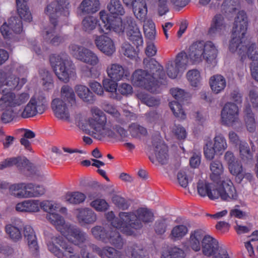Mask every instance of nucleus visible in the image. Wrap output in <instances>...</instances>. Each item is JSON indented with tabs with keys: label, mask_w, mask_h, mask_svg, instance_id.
Segmentation results:
<instances>
[{
	"label": "nucleus",
	"mask_w": 258,
	"mask_h": 258,
	"mask_svg": "<svg viewBox=\"0 0 258 258\" xmlns=\"http://www.w3.org/2000/svg\"><path fill=\"white\" fill-rule=\"evenodd\" d=\"M121 219L128 221L129 228L133 231L141 228L143 226L142 222L148 223L153 220V213L148 209L141 208L138 210L135 213H120Z\"/></svg>",
	"instance_id": "obj_9"
},
{
	"label": "nucleus",
	"mask_w": 258,
	"mask_h": 258,
	"mask_svg": "<svg viewBox=\"0 0 258 258\" xmlns=\"http://www.w3.org/2000/svg\"><path fill=\"white\" fill-rule=\"evenodd\" d=\"M186 78L189 85L194 88L199 87L203 80L201 73L198 69L188 71L186 74Z\"/></svg>",
	"instance_id": "obj_38"
},
{
	"label": "nucleus",
	"mask_w": 258,
	"mask_h": 258,
	"mask_svg": "<svg viewBox=\"0 0 258 258\" xmlns=\"http://www.w3.org/2000/svg\"><path fill=\"white\" fill-rule=\"evenodd\" d=\"M25 183L12 184L9 187L10 194L19 199H25Z\"/></svg>",
	"instance_id": "obj_50"
},
{
	"label": "nucleus",
	"mask_w": 258,
	"mask_h": 258,
	"mask_svg": "<svg viewBox=\"0 0 258 258\" xmlns=\"http://www.w3.org/2000/svg\"><path fill=\"white\" fill-rule=\"evenodd\" d=\"M148 67L151 69L153 75L146 71L138 70L132 75V83L134 86L143 88L151 92H159L161 83L157 80V78H163V68L153 60H151Z\"/></svg>",
	"instance_id": "obj_5"
},
{
	"label": "nucleus",
	"mask_w": 258,
	"mask_h": 258,
	"mask_svg": "<svg viewBox=\"0 0 258 258\" xmlns=\"http://www.w3.org/2000/svg\"><path fill=\"white\" fill-rule=\"evenodd\" d=\"M197 189L200 196L208 197L212 200L220 198L223 201H229L235 200L237 198L235 188L230 181L223 186H220L209 182L205 178L201 177L197 181Z\"/></svg>",
	"instance_id": "obj_4"
},
{
	"label": "nucleus",
	"mask_w": 258,
	"mask_h": 258,
	"mask_svg": "<svg viewBox=\"0 0 258 258\" xmlns=\"http://www.w3.org/2000/svg\"><path fill=\"white\" fill-rule=\"evenodd\" d=\"M134 14L136 17L141 20L145 18L147 14V7L145 0H138L132 6Z\"/></svg>",
	"instance_id": "obj_39"
},
{
	"label": "nucleus",
	"mask_w": 258,
	"mask_h": 258,
	"mask_svg": "<svg viewBox=\"0 0 258 258\" xmlns=\"http://www.w3.org/2000/svg\"><path fill=\"white\" fill-rule=\"evenodd\" d=\"M187 232L186 226L183 225L176 226L171 231V236L174 240H179L183 237Z\"/></svg>",
	"instance_id": "obj_57"
},
{
	"label": "nucleus",
	"mask_w": 258,
	"mask_h": 258,
	"mask_svg": "<svg viewBox=\"0 0 258 258\" xmlns=\"http://www.w3.org/2000/svg\"><path fill=\"white\" fill-rule=\"evenodd\" d=\"M91 232L95 239L104 243H110L117 248L121 247L123 245L122 239L118 232L111 228H105L97 225L91 228Z\"/></svg>",
	"instance_id": "obj_11"
},
{
	"label": "nucleus",
	"mask_w": 258,
	"mask_h": 258,
	"mask_svg": "<svg viewBox=\"0 0 258 258\" xmlns=\"http://www.w3.org/2000/svg\"><path fill=\"white\" fill-rule=\"evenodd\" d=\"M70 53L77 59L95 66L99 62V58L96 53L83 46L71 43L69 46Z\"/></svg>",
	"instance_id": "obj_14"
},
{
	"label": "nucleus",
	"mask_w": 258,
	"mask_h": 258,
	"mask_svg": "<svg viewBox=\"0 0 258 258\" xmlns=\"http://www.w3.org/2000/svg\"><path fill=\"white\" fill-rule=\"evenodd\" d=\"M169 106L173 113L177 118L181 120H184L186 118V113L178 102L176 101L171 102Z\"/></svg>",
	"instance_id": "obj_55"
},
{
	"label": "nucleus",
	"mask_w": 258,
	"mask_h": 258,
	"mask_svg": "<svg viewBox=\"0 0 258 258\" xmlns=\"http://www.w3.org/2000/svg\"><path fill=\"white\" fill-rule=\"evenodd\" d=\"M244 112V124L246 130L249 133H253L256 128V123L251 109L246 107Z\"/></svg>",
	"instance_id": "obj_41"
},
{
	"label": "nucleus",
	"mask_w": 258,
	"mask_h": 258,
	"mask_svg": "<svg viewBox=\"0 0 258 258\" xmlns=\"http://www.w3.org/2000/svg\"><path fill=\"white\" fill-rule=\"evenodd\" d=\"M94 41L98 49L106 56H112L116 51L114 41L107 35H95Z\"/></svg>",
	"instance_id": "obj_18"
},
{
	"label": "nucleus",
	"mask_w": 258,
	"mask_h": 258,
	"mask_svg": "<svg viewBox=\"0 0 258 258\" xmlns=\"http://www.w3.org/2000/svg\"><path fill=\"white\" fill-rule=\"evenodd\" d=\"M101 23L99 24L100 32L109 33L112 31L120 34L125 31L128 39L137 48L142 46L143 39L139 28L135 21L131 17H127L122 22L120 18L111 19L104 11L100 12Z\"/></svg>",
	"instance_id": "obj_3"
},
{
	"label": "nucleus",
	"mask_w": 258,
	"mask_h": 258,
	"mask_svg": "<svg viewBox=\"0 0 258 258\" xmlns=\"http://www.w3.org/2000/svg\"><path fill=\"white\" fill-rule=\"evenodd\" d=\"M23 228L24 238L27 243L29 250L33 255H37L39 251V246L34 230L28 225H24Z\"/></svg>",
	"instance_id": "obj_24"
},
{
	"label": "nucleus",
	"mask_w": 258,
	"mask_h": 258,
	"mask_svg": "<svg viewBox=\"0 0 258 258\" xmlns=\"http://www.w3.org/2000/svg\"><path fill=\"white\" fill-rule=\"evenodd\" d=\"M103 109L114 117V119L108 121L106 115L101 109L96 106L91 107V116L86 120L89 127V134L99 140L106 138L119 139L124 137L126 131L120 126L124 124V121L120 117V113L111 104H104ZM86 118L82 115H76L75 122L78 125L83 127Z\"/></svg>",
	"instance_id": "obj_2"
},
{
	"label": "nucleus",
	"mask_w": 258,
	"mask_h": 258,
	"mask_svg": "<svg viewBox=\"0 0 258 258\" xmlns=\"http://www.w3.org/2000/svg\"><path fill=\"white\" fill-rule=\"evenodd\" d=\"M51 66L59 80L68 82L76 77V71L72 61L66 52L52 55L50 58Z\"/></svg>",
	"instance_id": "obj_8"
},
{
	"label": "nucleus",
	"mask_w": 258,
	"mask_h": 258,
	"mask_svg": "<svg viewBox=\"0 0 258 258\" xmlns=\"http://www.w3.org/2000/svg\"><path fill=\"white\" fill-rule=\"evenodd\" d=\"M218 49L213 42L197 41L189 48V56L194 64H199L205 60L208 64H215Z\"/></svg>",
	"instance_id": "obj_7"
},
{
	"label": "nucleus",
	"mask_w": 258,
	"mask_h": 258,
	"mask_svg": "<svg viewBox=\"0 0 258 258\" xmlns=\"http://www.w3.org/2000/svg\"><path fill=\"white\" fill-rule=\"evenodd\" d=\"M91 248L102 258H126L122 252L112 247L105 246L101 249L96 245H92Z\"/></svg>",
	"instance_id": "obj_28"
},
{
	"label": "nucleus",
	"mask_w": 258,
	"mask_h": 258,
	"mask_svg": "<svg viewBox=\"0 0 258 258\" xmlns=\"http://www.w3.org/2000/svg\"><path fill=\"white\" fill-rule=\"evenodd\" d=\"M241 58L247 57L249 59L254 61L258 60V48L255 43L248 42L245 43L243 49V54L241 55Z\"/></svg>",
	"instance_id": "obj_33"
},
{
	"label": "nucleus",
	"mask_w": 258,
	"mask_h": 258,
	"mask_svg": "<svg viewBox=\"0 0 258 258\" xmlns=\"http://www.w3.org/2000/svg\"><path fill=\"white\" fill-rule=\"evenodd\" d=\"M248 26V18L243 11H239L234 18L232 33L234 35L244 37Z\"/></svg>",
	"instance_id": "obj_20"
},
{
	"label": "nucleus",
	"mask_w": 258,
	"mask_h": 258,
	"mask_svg": "<svg viewBox=\"0 0 258 258\" xmlns=\"http://www.w3.org/2000/svg\"><path fill=\"white\" fill-rule=\"evenodd\" d=\"M25 199L38 197L44 194V188L38 185L25 183Z\"/></svg>",
	"instance_id": "obj_36"
},
{
	"label": "nucleus",
	"mask_w": 258,
	"mask_h": 258,
	"mask_svg": "<svg viewBox=\"0 0 258 258\" xmlns=\"http://www.w3.org/2000/svg\"><path fill=\"white\" fill-rule=\"evenodd\" d=\"M116 81L109 78H105L102 81L103 89L108 92L112 93V97L117 98L116 91L118 87Z\"/></svg>",
	"instance_id": "obj_53"
},
{
	"label": "nucleus",
	"mask_w": 258,
	"mask_h": 258,
	"mask_svg": "<svg viewBox=\"0 0 258 258\" xmlns=\"http://www.w3.org/2000/svg\"><path fill=\"white\" fill-rule=\"evenodd\" d=\"M172 132L178 139H183L186 137V133L184 127L180 125H174L172 127Z\"/></svg>",
	"instance_id": "obj_61"
},
{
	"label": "nucleus",
	"mask_w": 258,
	"mask_h": 258,
	"mask_svg": "<svg viewBox=\"0 0 258 258\" xmlns=\"http://www.w3.org/2000/svg\"><path fill=\"white\" fill-rule=\"evenodd\" d=\"M105 217L107 220L111 223L113 227V230H119L126 235H131L133 234V231L129 228L128 221H125L121 219L120 214L119 215V220H118L115 217L113 212L110 211L106 213Z\"/></svg>",
	"instance_id": "obj_22"
},
{
	"label": "nucleus",
	"mask_w": 258,
	"mask_h": 258,
	"mask_svg": "<svg viewBox=\"0 0 258 258\" xmlns=\"http://www.w3.org/2000/svg\"><path fill=\"white\" fill-rule=\"evenodd\" d=\"M107 8L113 15H123L124 14L123 8L119 0H110Z\"/></svg>",
	"instance_id": "obj_54"
},
{
	"label": "nucleus",
	"mask_w": 258,
	"mask_h": 258,
	"mask_svg": "<svg viewBox=\"0 0 258 258\" xmlns=\"http://www.w3.org/2000/svg\"><path fill=\"white\" fill-rule=\"evenodd\" d=\"M244 37H239L234 35L232 33V38L230 42L229 49L233 53H237L241 56L243 54L244 45L242 39Z\"/></svg>",
	"instance_id": "obj_42"
},
{
	"label": "nucleus",
	"mask_w": 258,
	"mask_h": 258,
	"mask_svg": "<svg viewBox=\"0 0 258 258\" xmlns=\"http://www.w3.org/2000/svg\"><path fill=\"white\" fill-rule=\"evenodd\" d=\"M246 100L247 103L253 107H258V93L255 90H250Z\"/></svg>",
	"instance_id": "obj_60"
},
{
	"label": "nucleus",
	"mask_w": 258,
	"mask_h": 258,
	"mask_svg": "<svg viewBox=\"0 0 258 258\" xmlns=\"http://www.w3.org/2000/svg\"><path fill=\"white\" fill-rule=\"evenodd\" d=\"M159 162L163 164L168 160L167 147L160 138L154 139L150 149Z\"/></svg>",
	"instance_id": "obj_23"
},
{
	"label": "nucleus",
	"mask_w": 258,
	"mask_h": 258,
	"mask_svg": "<svg viewBox=\"0 0 258 258\" xmlns=\"http://www.w3.org/2000/svg\"><path fill=\"white\" fill-rule=\"evenodd\" d=\"M108 77L114 81H119L122 79L125 75V71L122 66L118 63H111L106 68Z\"/></svg>",
	"instance_id": "obj_30"
},
{
	"label": "nucleus",
	"mask_w": 258,
	"mask_h": 258,
	"mask_svg": "<svg viewBox=\"0 0 258 258\" xmlns=\"http://www.w3.org/2000/svg\"><path fill=\"white\" fill-rule=\"evenodd\" d=\"M230 215L231 217H235L239 219H245L248 216L247 212L240 210L239 206L236 205L230 212Z\"/></svg>",
	"instance_id": "obj_63"
},
{
	"label": "nucleus",
	"mask_w": 258,
	"mask_h": 258,
	"mask_svg": "<svg viewBox=\"0 0 258 258\" xmlns=\"http://www.w3.org/2000/svg\"><path fill=\"white\" fill-rule=\"evenodd\" d=\"M228 169L230 173L235 176L239 181L244 178V171L241 164L236 161L228 165Z\"/></svg>",
	"instance_id": "obj_52"
},
{
	"label": "nucleus",
	"mask_w": 258,
	"mask_h": 258,
	"mask_svg": "<svg viewBox=\"0 0 258 258\" xmlns=\"http://www.w3.org/2000/svg\"><path fill=\"white\" fill-rule=\"evenodd\" d=\"M75 90L77 95L84 102L88 103H92L94 100V96L89 89L83 85H76Z\"/></svg>",
	"instance_id": "obj_34"
},
{
	"label": "nucleus",
	"mask_w": 258,
	"mask_h": 258,
	"mask_svg": "<svg viewBox=\"0 0 258 258\" xmlns=\"http://www.w3.org/2000/svg\"><path fill=\"white\" fill-rule=\"evenodd\" d=\"M69 0H55L46 6L44 13L55 27L57 25L56 19L61 16L67 17L69 15Z\"/></svg>",
	"instance_id": "obj_13"
},
{
	"label": "nucleus",
	"mask_w": 258,
	"mask_h": 258,
	"mask_svg": "<svg viewBox=\"0 0 258 258\" xmlns=\"http://www.w3.org/2000/svg\"><path fill=\"white\" fill-rule=\"evenodd\" d=\"M26 82L25 78L0 71V112L3 122H9L16 116L26 118L44 112L46 100L42 93H36L30 98L27 91H12L21 88Z\"/></svg>",
	"instance_id": "obj_1"
},
{
	"label": "nucleus",
	"mask_w": 258,
	"mask_h": 258,
	"mask_svg": "<svg viewBox=\"0 0 258 258\" xmlns=\"http://www.w3.org/2000/svg\"><path fill=\"white\" fill-rule=\"evenodd\" d=\"M226 29L227 25L223 16L217 15L213 19L209 33L212 36H220L226 32Z\"/></svg>",
	"instance_id": "obj_25"
},
{
	"label": "nucleus",
	"mask_w": 258,
	"mask_h": 258,
	"mask_svg": "<svg viewBox=\"0 0 258 258\" xmlns=\"http://www.w3.org/2000/svg\"><path fill=\"white\" fill-rule=\"evenodd\" d=\"M170 93L173 97L177 100H182L188 95L184 90L178 88H172L170 90Z\"/></svg>",
	"instance_id": "obj_62"
},
{
	"label": "nucleus",
	"mask_w": 258,
	"mask_h": 258,
	"mask_svg": "<svg viewBox=\"0 0 258 258\" xmlns=\"http://www.w3.org/2000/svg\"><path fill=\"white\" fill-rule=\"evenodd\" d=\"M240 156L242 161L247 164L252 163V155L250 151L248 144L244 141H241L239 144Z\"/></svg>",
	"instance_id": "obj_44"
},
{
	"label": "nucleus",
	"mask_w": 258,
	"mask_h": 258,
	"mask_svg": "<svg viewBox=\"0 0 258 258\" xmlns=\"http://www.w3.org/2000/svg\"><path fill=\"white\" fill-rule=\"evenodd\" d=\"M38 200H27L17 203L15 209L17 212L35 213L39 212Z\"/></svg>",
	"instance_id": "obj_27"
},
{
	"label": "nucleus",
	"mask_w": 258,
	"mask_h": 258,
	"mask_svg": "<svg viewBox=\"0 0 258 258\" xmlns=\"http://www.w3.org/2000/svg\"><path fill=\"white\" fill-rule=\"evenodd\" d=\"M78 222L81 226L93 224L97 220L96 214L90 208H79L75 212Z\"/></svg>",
	"instance_id": "obj_21"
},
{
	"label": "nucleus",
	"mask_w": 258,
	"mask_h": 258,
	"mask_svg": "<svg viewBox=\"0 0 258 258\" xmlns=\"http://www.w3.org/2000/svg\"><path fill=\"white\" fill-rule=\"evenodd\" d=\"M23 226L24 222L21 219H15L12 223L6 226V232L11 239L14 241H18L22 238L20 229Z\"/></svg>",
	"instance_id": "obj_26"
},
{
	"label": "nucleus",
	"mask_w": 258,
	"mask_h": 258,
	"mask_svg": "<svg viewBox=\"0 0 258 258\" xmlns=\"http://www.w3.org/2000/svg\"><path fill=\"white\" fill-rule=\"evenodd\" d=\"M226 79L221 75H215L209 79V85L212 92L215 94H219L224 91L226 86Z\"/></svg>",
	"instance_id": "obj_29"
},
{
	"label": "nucleus",
	"mask_w": 258,
	"mask_h": 258,
	"mask_svg": "<svg viewBox=\"0 0 258 258\" xmlns=\"http://www.w3.org/2000/svg\"><path fill=\"white\" fill-rule=\"evenodd\" d=\"M39 77L41 83L45 90L51 89L53 87L52 77L50 73L44 69H41L39 72Z\"/></svg>",
	"instance_id": "obj_48"
},
{
	"label": "nucleus",
	"mask_w": 258,
	"mask_h": 258,
	"mask_svg": "<svg viewBox=\"0 0 258 258\" xmlns=\"http://www.w3.org/2000/svg\"><path fill=\"white\" fill-rule=\"evenodd\" d=\"M72 106L59 98H54L51 102V108L55 117L66 121H71L70 108Z\"/></svg>",
	"instance_id": "obj_19"
},
{
	"label": "nucleus",
	"mask_w": 258,
	"mask_h": 258,
	"mask_svg": "<svg viewBox=\"0 0 258 258\" xmlns=\"http://www.w3.org/2000/svg\"><path fill=\"white\" fill-rule=\"evenodd\" d=\"M0 31L5 39H13L15 34H20L22 32V23L19 18L16 17H11L1 26Z\"/></svg>",
	"instance_id": "obj_17"
},
{
	"label": "nucleus",
	"mask_w": 258,
	"mask_h": 258,
	"mask_svg": "<svg viewBox=\"0 0 258 258\" xmlns=\"http://www.w3.org/2000/svg\"><path fill=\"white\" fill-rule=\"evenodd\" d=\"M98 0H83L80 6V9L82 12L87 14L94 13L99 9Z\"/></svg>",
	"instance_id": "obj_43"
},
{
	"label": "nucleus",
	"mask_w": 258,
	"mask_h": 258,
	"mask_svg": "<svg viewBox=\"0 0 258 258\" xmlns=\"http://www.w3.org/2000/svg\"><path fill=\"white\" fill-rule=\"evenodd\" d=\"M229 99L238 106L242 102V94L238 89H235L230 93Z\"/></svg>",
	"instance_id": "obj_64"
},
{
	"label": "nucleus",
	"mask_w": 258,
	"mask_h": 258,
	"mask_svg": "<svg viewBox=\"0 0 258 258\" xmlns=\"http://www.w3.org/2000/svg\"><path fill=\"white\" fill-rule=\"evenodd\" d=\"M238 106L231 101L226 103L221 111V123L227 126L236 127L240 124Z\"/></svg>",
	"instance_id": "obj_15"
},
{
	"label": "nucleus",
	"mask_w": 258,
	"mask_h": 258,
	"mask_svg": "<svg viewBox=\"0 0 258 258\" xmlns=\"http://www.w3.org/2000/svg\"><path fill=\"white\" fill-rule=\"evenodd\" d=\"M191 64H194L190 60L189 54L180 52L176 55L174 61H169L167 64V74L169 78L175 79L181 76Z\"/></svg>",
	"instance_id": "obj_12"
},
{
	"label": "nucleus",
	"mask_w": 258,
	"mask_h": 258,
	"mask_svg": "<svg viewBox=\"0 0 258 258\" xmlns=\"http://www.w3.org/2000/svg\"><path fill=\"white\" fill-rule=\"evenodd\" d=\"M28 0H16L17 12L21 19L26 22H30L32 19L31 13L27 6Z\"/></svg>",
	"instance_id": "obj_35"
},
{
	"label": "nucleus",
	"mask_w": 258,
	"mask_h": 258,
	"mask_svg": "<svg viewBox=\"0 0 258 258\" xmlns=\"http://www.w3.org/2000/svg\"><path fill=\"white\" fill-rule=\"evenodd\" d=\"M47 246L48 250L57 258L68 257L75 252L73 246L67 243L58 235H51L48 237Z\"/></svg>",
	"instance_id": "obj_10"
},
{
	"label": "nucleus",
	"mask_w": 258,
	"mask_h": 258,
	"mask_svg": "<svg viewBox=\"0 0 258 258\" xmlns=\"http://www.w3.org/2000/svg\"><path fill=\"white\" fill-rule=\"evenodd\" d=\"M144 30L146 37L150 41L155 39L156 32L155 26L151 20H146L144 22Z\"/></svg>",
	"instance_id": "obj_51"
},
{
	"label": "nucleus",
	"mask_w": 258,
	"mask_h": 258,
	"mask_svg": "<svg viewBox=\"0 0 258 258\" xmlns=\"http://www.w3.org/2000/svg\"><path fill=\"white\" fill-rule=\"evenodd\" d=\"M29 164L28 160L25 157H14L9 158L0 163V169L10 167L13 165H17L18 167L27 166Z\"/></svg>",
	"instance_id": "obj_40"
},
{
	"label": "nucleus",
	"mask_w": 258,
	"mask_h": 258,
	"mask_svg": "<svg viewBox=\"0 0 258 258\" xmlns=\"http://www.w3.org/2000/svg\"><path fill=\"white\" fill-rule=\"evenodd\" d=\"M227 144L224 137L221 134H217L214 138V144L211 141H208L204 148V153L208 160L214 159L216 154L221 155L227 149Z\"/></svg>",
	"instance_id": "obj_16"
},
{
	"label": "nucleus",
	"mask_w": 258,
	"mask_h": 258,
	"mask_svg": "<svg viewBox=\"0 0 258 258\" xmlns=\"http://www.w3.org/2000/svg\"><path fill=\"white\" fill-rule=\"evenodd\" d=\"M210 178L214 181H218L224 172V167L220 160H214L210 164Z\"/></svg>",
	"instance_id": "obj_37"
},
{
	"label": "nucleus",
	"mask_w": 258,
	"mask_h": 258,
	"mask_svg": "<svg viewBox=\"0 0 258 258\" xmlns=\"http://www.w3.org/2000/svg\"><path fill=\"white\" fill-rule=\"evenodd\" d=\"M137 95L140 100L149 106H156L160 103V100L158 98L150 96L143 92L138 93Z\"/></svg>",
	"instance_id": "obj_56"
},
{
	"label": "nucleus",
	"mask_w": 258,
	"mask_h": 258,
	"mask_svg": "<svg viewBox=\"0 0 258 258\" xmlns=\"http://www.w3.org/2000/svg\"><path fill=\"white\" fill-rule=\"evenodd\" d=\"M44 39L52 45L57 46L64 41V37L58 34L54 29L46 31Z\"/></svg>",
	"instance_id": "obj_47"
},
{
	"label": "nucleus",
	"mask_w": 258,
	"mask_h": 258,
	"mask_svg": "<svg viewBox=\"0 0 258 258\" xmlns=\"http://www.w3.org/2000/svg\"><path fill=\"white\" fill-rule=\"evenodd\" d=\"M100 16V15L99 14ZM100 19H101V18L100 17ZM100 23H101V20H100V21L99 22L97 18L93 17V16H88L85 17L83 21H82V26H83V29L88 33H90L92 32L93 30H94L97 24H98V29L99 30V24ZM100 33H104L103 32H100L99 31Z\"/></svg>",
	"instance_id": "obj_46"
},
{
	"label": "nucleus",
	"mask_w": 258,
	"mask_h": 258,
	"mask_svg": "<svg viewBox=\"0 0 258 258\" xmlns=\"http://www.w3.org/2000/svg\"><path fill=\"white\" fill-rule=\"evenodd\" d=\"M122 51L126 57L131 59L137 56V51L128 43L124 42L122 46Z\"/></svg>",
	"instance_id": "obj_59"
},
{
	"label": "nucleus",
	"mask_w": 258,
	"mask_h": 258,
	"mask_svg": "<svg viewBox=\"0 0 258 258\" xmlns=\"http://www.w3.org/2000/svg\"><path fill=\"white\" fill-rule=\"evenodd\" d=\"M90 206L98 212H103L108 208V204L104 199H97L90 203Z\"/></svg>",
	"instance_id": "obj_58"
},
{
	"label": "nucleus",
	"mask_w": 258,
	"mask_h": 258,
	"mask_svg": "<svg viewBox=\"0 0 258 258\" xmlns=\"http://www.w3.org/2000/svg\"><path fill=\"white\" fill-rule=\"evenodd\" d=\"M126 253L131 258H149L146 251L140 245L134 244L128 247Z\"/></svg>",
	"instance_id": "obj_49"
},
{
	"label": "nucleus",
	"mask_w": 258,
	"mask_h": 258,
	"mask_svg": "<svg viewBox=\"0 0 258 258\" xmlns=\"http://www.w3.org/2000/svg\"><path fill=\"white\" fill-rule=\"evenodd\" d=\"M61 199L68 204L77 205L85 200L86 196L84 194L78 191H68L62 196Z\"/></svg>",
	"instance_id": "obj_32"
},
{
	"label": "nucleus",
	"mask_w": 258,
	"mask_h": 258,
	"mask_svg": "<svg viewBox=\"0 0 258 258\" xmlns=\"http://www.w3.org/2000/svg\"><path fill=\"white\" fill-rule=\"evenodd\" d=\"M60 99L68 104L74 105L76 103V97L73 89L68 85H64L61 89Z\"/></svg>",
	"instance_id": "obj_45"
},
{
	"label": "nucleus",
	"mask_w": 258,
	"mask_h": 258,
	"mask_svg": "<svg viewBox=\"0 0 258 258\" xmlns=\"http://www.w3.org/2000/svg\"><path fill=\"white\" fill-rule=\"evenodd\" d=\"M206 235L201 229L196 230L190 233L188 240L189 246L195 251H199L202 247V241Z\"/></svg>",
	"instance_id": "obj_31"
},
{
	"label": "nucleus",
	"mask_w": 258,
	"mask_h": 258,
	"mask_svg": "<svg viewBox=\"0 0 258 258\" xmlns=\"http://www.w3.org/2000/svg\"><path fill=\"white\" fill-rule=\"evenodd\" d=\"M50 223L71 243L79 246L87 240L88 236L76 226L66 223L62 217L58 214H50L48 217Z\"/></svg>",
	"instance_id": "obj_6"
}]
</instances>
